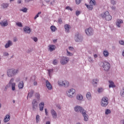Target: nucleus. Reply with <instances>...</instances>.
<instances>
[{
  "instance_id": "nucleus-1",
  "label": "nucleus",
  "mask_w": 124,
  "mask_h": 124,
  "mask_svg": "<svg viewBox=\"0 0 124 124\" xmlns=\"http://www.w3.org/2000/svg\"><path fill=\"white\" fill-rule=\"evenodd\" d=\"M9 87H11L12 91H16V83L14 82V78H12L10 79L8 85H7L4 89L5 92L7 91Z\"/></svg>"
},
{
  "instance_id": "nucleus-2",
  "label": "nucleus",
  "mask_w": 124,
  "mask_h": 124,
  "mask_svg": "<svg viewBox=\"0 0 124 124\" xmlns=\"http://www.w3.org/2000/svg\"><path fill=\"white\" fill-rule=\"evenodd\" d=\"M99 65L101 67H103L105 71H108L110 69V63L107 62H100Z\"/></svg>"
},
{
  "instance_id": "nucleus-3",
  "label": "nucleus",
  "mask_w": 124,
  "mask_h": 124,
  "mask_svg": "<svg viewBox=\"0 0 124 124\" xmlns=\"http://www.w3.org/2000/svg\"><path fill=\"white\" fill-rule=\"evenodd\" d=\"M100 17L102 19H105L106 21H111L112 20V16L110 15L108 11H106L105 13L101 14Z\"/></svg>"
},
{
  "instance_id": "nucleus-4",
  "label": "nucleus",
  "mask_w": 124,
  "mask_h": 124,
  "mask_svg": "<svg viewBox=\"0 0 124 124\" xmlns=\"http://www.w3.org/2000/svg\"><path fill=\"white\" fill-rule=\"evenodd\" d=\"M19 73V70L15 69H10L7 70V75L8 77H14L15 75Z\"/></svg>"
},
{
  "instance_id": "nucleus-5",
  "label": "nucleus",
  "mask_w": 124,
  "mask_h": 124,
  "mask_svg": "<svg viewBox=\"0 0 124 124\" xmlns=\"http://www.w3.org/2000/svg\"><path fill=\"white\" fill-rule=\"evenodd\" d=\"M66 94L70 98H72L74 95H76V90L73 88H71L66 91Z\"/></svg>"
},
{
  "instance_id": "nucleus-6",
  "label": "nucleus",
  "mask_w": 124,
  "mask_h": 124,
  "mask_svg": "<svg viewBox=\"0 0 124 124\" xmlns=\"http://www.w3.org/2000/svg\"><path fill=\"white\" fill-rule=\"evenodd\" d=\"M109 104L108 98L107 97H103L101 100V106L102 107H106Z\"/></svg>"
},
{
  "instance_id": "nucleus-7",
  "label": "nucleus",
  "mask_w": 124,
  "mask_h": 124,
  "mask_svg": "<svg viewBox=\"0 0 124 124\" xmlns=\"http://www.w3.org/2000/svg\"><path fill=\"white\" fill-rule=\"evenodd\" d=\"M74 39L76 42H81L83 41V37L81 34L78 32L76 33Z\"/></svg>"
},
{
  "instance_id": "nucleus-8",
  "label": "nucleus",
  "mask_w": 124,
  "mask_h": 124,
  "mask_svg": "<svg viewBox=\"0 0 124 124\" xmlns=\"http://www.w3.org/2000/svg\"><path fill=\"white\" fill-rule=\"evenodd\" d=\"M90 5L85 4V5L87 7L88 9H89V10H93V5H95V4H96V2H95V0H91L90 1Z\"/></svg>"
},
{
  "instance_id": "nucleus-9",
  "label": "nucleus",
  "mask_w": 124,
  "mask_h": 124,
  "mask_svg": "<svg viewBox=\"0 0 124 124\" xmlns=\"http://www.w3.org/2000/svg\"><path fill=\"white\" fill-rule=\"evenodd\" d=\"M69 62V58L67 57L63 56L60 62L61 64L64 65V64H67Z\"/></svg>"
},
{
  "instance_id": "nucleus-10",
  "label": "nucleus",
  "mask_w": 124,
  "mask_h": 124,
  "mask_svg": "<svg viewBox=\"0 0 124 124\" xmlns=\"http://www.w3.org/2000/svg\"><path fill=\"white\" fill-rule=\"evenodd\" d=\"M74 111L77 113H81L82 114L85 111V109L80 106H76L74 108Z\"/></svg>"
},
{
  "instance_id": "nucleus-11",
  "label": "nucleus",
  "mask_w": 124,
  "mask_h": 124,
  "mask_svg": "<svg viewBox=\"0 0 124 124\" xmlns=\"http://www.w3.org/2000/svg\"><path fill=\"white\" fill-rule=\"evenodd\" d=\"M85 31L87 35H88L89 36H91V35L93 34V29L91 27L86 29Z\"/></svg>"
},
{
  "instance_id": "nucleus-12",
  "label": "nucleus",
  "mask_w": 124,
  "mask_h": 124,
  "mask_svg": "<svg viewBox=\"0 0 124 124\" xmlns=\"http://www.w3.org/2000/svg\"><path fill=\"white\" fill-rule=\"evenodd\" d=\"M83 117V120L85 122H88L89 121V115L87 114V111L85 110L82 113H81Z\"/></svg>"
},
{
  "instance_id": "nucleus-13",
  "label": "nucleus",
  "mask_w": 124,
  "mask_h": 124,
  "mask_svg": "<svg viewBox=\"0 0 124 124\" xmlns=\"http://www.w3.org/2000/svg\"><path fill=\"white\" fill-rule=\"evenodd\" d=\"M37 101H36V100L34 99L32 102V110L33 111H34V110H35L36 108H37Z\"/></svg>"
},
{
  "instance_id": "nucleus-14",
  "label": "nucleus",
  "mask_w": 124,
  "mask_h": 124,
  "mask_svg": "<svg viewBox=\"0 0 124 124\" xmlns=\"http://www.w3.org/2000/svg\"><path fill=\"white\" fill-rule=\"evenodd\" d=\"M0 25L2 27H7L8 26V21L6 19L2 20L0 22Z\"/></svg>"
},
{
  "instance_id": "nucleus-15",
  "label": "nucleus",
  "mask_w": 124,
  "mask_h": 124,
  "mask_svg": "<svg viewBox=\"0 0 124 124\" xmlns=\"http://www.w3.org/2000/svg\"><path fill=\"white\" fill-rule=\"evenodd\" d=\"M13 45V42L11 40H8L7 41L6 44L5 45V48L7 49V48H9V47H11V46H12Z\"/></svg>"
},
{
  "instance_id": "nucleus-16",
  "label": "nucleus",
  "mask_w": 124,
  "mask_h": 124,
  "mask_svg": "<svg viewBox=\"0 0 124 124\" xmlns=\"http://www.w3.org/2000/svg\"><path fill=\"white\" fill-rule=\"evenodd\" d=\"M46 85L48 90H52V89H53V86H52V84H51L50 82H49V81L47 80L46 81Z\"/></svg>"
},
{
  "instance_id": "nucleus-17",
  "label": "nucleus",
  "mask_w": 124,
  "mask_h": 124,
  "mask_svg": "<svg viewBox=\"0 0 124 124\" xmlns=\"http://www.w3.org/2000/svg\"><path fill=\"white\" fill-rule=\"evenodd\" d=\"M23 31L25 32V33H31V28L28 26H25L23 28Z\"/></svg>"
},
{
  "instance_id": "nucleus-18",
  "label": "nucleus",
  "mask_w": 124,
  "mask_h": 124,
  "mask_svg": "<svg viewBox=\"0 0 124 124\" xmlns=\"http://www.w3.org/2000/svg\"><path fill=\"white\" fill-rule=\"evenodd\" d=\"M51 115L52 116V118L53 119H57V117L58 116V114H57V112L54 109H51L50 110Z\"/></svg>"
},
{
  "instance_id": "nucleus-19",
  "label": "nucleus",
  "mask_w": 124,
  "mask_h": 124,
  "mask_svg": "<svg viewBox=\"0 0 124 124\" xmlns=\"http://www.w3.org/2000/svg\"><path fill=\"white\" fill-rule=\"evenodd\" d=\"M55 50H56V46L54 45H49L48 46V51L53 52V51H55Z\"/></svg>"
},
{
  "instance_id": "nucleus-20",
  "label": "nucleus",
  "mask_w": 124,
  "mask_h": 124,
  "mask_svg": "<svg viewBox=\"0 0 124 124\" xmlns=\"http://www.w3.org/2000/svg\"><path fill=\"white\" fill-rule=\"evenodd\" d=\"M99 81V80H98V78H94L92 81V84L93 85V86H94V87H96V86H97V83H98Z\"/></svg>"
},
{
  "instance_id": "nucleus-21",
  "label": "nucleus",
  "mask_w": 124,
  "mask_h": 124,
  "mask_svg": "<svg viewBox=\"0 0 124 124\" xmlns=\"http://www.w3.org/2000/svg\"><path fill=\"white\" fill-rule=\"evenodd\" d=\"M109 88H116V85H115V83H114V81L112 80H108Z\"/></svg>"
},
{
  "instance_id": "nucleus-22",
  "label": "nucleus",
  "mask_w": 124,
  "mask_h": 124,
  "mask_svg": "<svg viewBox=\"0 0 124 124\" xmlns=\"http://www.w3.org/2000/svg\"><path fill=\"white\" fill-rule=\"evenodd\" d=\"M77 99L79 101H83L84 100V97L81 94H78L77 95Z\"/></svg>"
},
{
  "instance_id": "nucleus-23",
  "label": "nucleus",
  "mask_w": 124,
  "mask_h": 124,
  "mask_svg": "<svg viewBox=\"0 0 124 124\" xmlns=\"http://www.w3.org/2000/svg\"><path fill=\"white\" fill-rule=\"evenodd\" d=\"M123 23H124V21H123V20L118 19L116 21V25L117 27H118V28H120L121 24H123Z\"/></svg>"
},
{
  "instance_id": "nucleus-24",
  "label": "nucleus",
  "mask_w": 124,
  "mask_h": 124,
  "mask_svg": "<svg viewBox=\"0 0 124 124\" xmlns=\"http://www.w3.org/2000/svg\"><path fill=\"white\" fill-rule=\"evenodd\" d=\"M64 29L66 32H69V30L71 29V27L68 24H66L64 26Z\"/></svg>"
},
{
  "instance_id": "nucleus-25",
  "label": "nucleus",
  "mask_w": 124,
  "mask_h": 124,
  "mask_svg": "<svg viewBox=\"0 0 124 124\" xmlns=\"http://www.w3.org/2000/svg\"><path fill=\"white\" fill-rule=\"evenodd\" d=\"M39 108H40V111H43L44 109V102H41L39 105Z\"/></svg>"
},
{
  "instance_id": "nucleus-26",
  "label": "nucleus",
  "mask_w": 124,
  "mask_h": 124,
  "mask_svg": "<svg viewBox=\"0 0 124 124\" xmlns=\"http://www.w3.org/2000/svg\"><path fill=\"white\" fill-rule=\"evenodd\" d=\"M63 87H64V88H68V87H69V82L67 80H64Z\"/></svg>"
},
{
  "instance_id": "nucleus-27",
  "label": "nucleus",
  "mask_w": 124,
  "mask_h": 124,
  "mask_svg": "<svg viewBox=\"0 0 124 124\" xmlns=\"http://www.w3.org/2000/svg\"><path fill=\"white\" fill-rule=\"evenodd\" d=\"M10 120V116L9 115H6L5 116V118L4 119V123H7V122H9Z\"/></svg>"
},
{
  "instance_id": "nucleus-28",
  "label": "nucleus",
  "mask_w": 124,
  "mask_h": 124,
  "mask_svg": "<svg viewBox=\"0 0 124 124\" xmlns=\"http://www.w3.org/2000/svg\"><path fill=\"white\" fill-rule=\"evenodd\" d=\"M86 98L88 100L91 101L92 100V94L91 93L88 92L86 94Z\"/></svg>"
},
{
  "instance_id": "nucleus-29",
  "label": "nucleus",
  "mask_w": 124,
  "mask_h": 124,
  "mask_svg": "<svg viewBox=\"0 0 124 124\" xmlns=\"http://www.w3.org/2000/svg\"><path fill=\"white\" fill-rule=\"evenodd\" d=\"M47 72L50 78H51V76H52V75L53 74V72H54V69H47Z\"/></svg>"
},
{
  "instance_id": "nucleus-30",
  "label": "nucleus",
  "mask_w": 124,
  "mask_h": 124,
  "mask_svg": "<svg viewBox=\"0 0 124 124\" xmlns=\"http://www.w3.org/2000/svg\"><path fill=\"white\" fill-rule=\"evenodd\" d=\"M64 82V80H60L58 81V84L60 87H63V83Z\"/></svg>"
},
{
  "instance_id": "nucleus-31",
  "label": "nucleus",
  "mask_w": 124,
  "mask_h": 124,
  "mask_svg": "<svg viewBox=\"0 0 124 124\" xmlns=\"http://www.w3.org/2000/svg\"><path fill=\"white\" fill-rule=\"evenodd\" d=\"M9 6V4L7 3H3L1 5V7L4 9L7 8V7H8Z\"/></svg>"
},
{
  "instance_id": "nucleus-32",
  "label": "nucleus",
  "mask_w": 124,
  "mask_h": 124,
  "mask_svg": "<svg viewBox=\"0 0 124 124\" xmlns=\"http://www.w3.org/2000/svg\"><path fill=\"white\" fill-rule=\"evenodd\" d=\"M18 87L19 89H23L24 88V82L23 81L19 82Z\"/></svg>"
},
{
  "instance_id": "nucleus-33",
  "label": "nucleus",
  "mask_w": 124,
  "mask_h": 124,
  "mask_svg": "<svg viewBox=\"0 0 124 124\" xmlns=\"http://www.w3.org/2000/svg\"><path fill=\"white\" fill-rule=\"evenodd\" d=\"M66 56L68 57H72L73 56V54L69 51H68V49H66Z\"/></svg>"
},
{
  "instance_id": "nucleus-34",
  "label": "nucleus",
  "mask_w": 124,
  "mask_h": 124,
  "mask_svg": "<svg viewBox=\"0 0 124 124\" xmlns=\"http://www.w3.org/2000/svg\"><path fill=\"white\" fill-rule=\"evenodd\" d=\"M103 54L104 56V57H108V56H109V52H108V51L105 50L103 52Z\"/></svg>"
},
{
  "instance_id": "nucleus-35",
  "label": "nucleus",
  "mask_w": 124,
  "mask_h": 124,
  "mask_svg": "<svg viewBox=\"0 0 124 124\" xmlns=\"http://www.w3.org/2000/svg\"><path fill=\"white\" fill-rule=\"evenodd\" d=\"M50 29L52 32H55V31H57V28L54 26H51Z\"/></svg>"
},
{
  "instance_id": "nucleus-36",
  "label": "nucleus",
  "mask_w": 124,
  "mask_h": 124,
  "mask_svg": "<svg viewBox=\"0 0 124 124\" xmlns=\"http://www.w3.org/2000/svg\"><path fill=\"white\" fill-rule=\"evenodd\" d=\"M33 94V90H31L28 93V97H31L32 96V95Z\"/></svg>"
},
{
  "instance_id": "nucleus-37",
  "label": "nucleus",
  "mask_w": 124,
  "mask_h": 124,
  "mask_svg": "<svg viewBox=\"0 0 124 124\" xmlns=\"http://www.w3.org/2000/svg\"><path fill=\"white\" fill-rule=\"evenodd\" d=\"M36 123H38L40 122V116L37 115L36 116Z\"/></svg>"
},
{
  "instance_id": "nucleus-38",
  "label": "nucleus",
  "mask_w": 124,
  "mask_h": 124,
  "mask_svg": "<svg viewBox=\"0 0 124 124\" xmlns=\"http://www.w3.org/2000/svg\"><path fill=\"white\" fill-rule=\"evenodd\" d=\"M20 11H22V12H24V13H27V12H28V9L27 8H23L21 9Z\"/></svg>"
},
{
  "instance_id": "nucleus-39",
  "label": "nucleus",
  "mask_w": 124,
  "mask_h": 124,
  "mask_svg": "<svg viewBox=\"0 0 124 124\" xmlns=\"http://www.w3.org/2000/svg\"><path fill=\"white\" fill-rule=\"evenodd\" d=\"M16 25L17 26V27H19L20 28H22L23 27V24L20 22H16Z\"/></svg>"
},
{
  "instance_id": "nucleus-40",
  "label": "nucleus",
  "mask_w": 124,
  "mask_h": 124,
  "mask_svg": "<svg viewBox=\"0 0 124 124\" xmlns=\"http://www.w3.org/2000/svg\"><path fill=\"white\" fill-rule=\"evenodd\" d=\"M111 113V110L110 109H107L106 110L105 114L106 115H109Z\"/></svg>"
},
{
  "instance_id": "nucleus-41",
  "label": "nucleus",
  "mask_w": 124,
  "mask_h": 124,
  "mask_svg": "<svg viewBox=\"0 0 124 124\" xmlns=\"http://www.w3.org/2000/svg\"><path fill=\"white\" fill-rule=\"evenodd\" d=\"M88 61L90 62H93V59L91 57H88Z\"/></svg>"
},
{
  "instance_id": "nucleus-42",
  "label": "nucleus",
  "mask_w": 124,
  "mask_h": 124,
  "mask_svg": "<svg viewBox=\"0 0 124 124\" xmlns=\"http://www.w3.org/2000/svg\"><path fill=\"white\" fill-rule=\"evenodd\" d=\"M41 14V12H39L38 13V14L35 16L34 19L35 20L37 18H38L39 17V15Z\"/></svg>"
},
{
  "instance_id": "nucleus-43",
  "label": "nucleus",
  "mask_w": 124,
  "mask_h": 124,
  "mask_svg": "<svg viewBox=\"0 0 124 124\" xmlns=\"http://www.w3.org/2000/svg\"><path fill=\"white\" fill-rule=\"evenodd\" d=\"M3 56H4V57H7L9 56V54L7 52H3Z\"/></svg>"
},
{
  "instance_id": "nucleus-44",
  "label": "nucleus",
  "mask_w": 124,
  "mask_h": 124,
  "mask_svg": "<svg viewBox=\"0 0 124 124\" xmlns=\"http://www.w3.org/2000/svg\"><path fill=\"white\" fill-rule=\"evenodd\" d=\"M104 89L102 88H99L98 89V93H102V92L103 91Z\"/></svg>"
},
{
  "instance_id": "nucleus-45",
  "label": "nucleus",
  "mask_w": 124,
  "mask_h": 124,
  "mask_svg": "<svg viewBox=\"0 0 124 124\" xmlns=\"http://www.w3.org/2000/svg\"><path fill=\"white\" fill-rule=\"evenodd\" d=\"M53 63L54 65H56V64H58V60H54L53 62Z\"/></svg>"
},
{
  "instance_id": "nucleus-46",
  "label": "nucleus",
  "mask_w": 124,
  "mask_h": 124,
  "mask_svg": "<svg viewBox=\"0 0 124 124\" xmlns=\"http://www.w3.org/2000/svg\"><path fill=\"white\" fill-rule=\"evenodd\" d=\"M80 14H81V12H80V11H77L76 12V15L77 16H79V15H80Z\"/></svg>"
},
{
  "instance_id": "nucleus-47",
  "label": "nucleus",
  "mask_w": 124,
  "mask_h": 124,
  "mask_svg": "<svg viewBox=\"0 0 124 124\" xmlns=\"http://www.w3.org/2000/svg\"><path fill=\"white\" fill-rule=\"evenodd\" d=\"M36 97L37 98V99H39V98H40V94L39 93H36Z\"/></svg>"
},
{
  "instance_id": "nucleus-48",
  "label": "nucleus",
  "mask_w": 124,
  "mask_h": 124,
  "mask_svg": "<svg viewBox=\"0 0 124 124\" xmlns=\"http://www.w3.org/2000/svg\"><path fill=\"white\" fill-rule=\"evenodd\" d=\"M93 49H89L88 52L91 55H92L93 54Z\"/></svg>"
},
{
  "instance_id": "nucleus-49",
  "label": "nucleus",
  "mask_w": 124,
  "mask_h": 124,
  "mask_svg": "<svg viewBox=\"0 0 124 124\" xmlns=\"http://www.w3.org/2000/svg\"><path fill=\"white\" fill-rule=\"evenodd\" d=\"M119 44L121 45H124V40H120V41H119Z\"/></svg>"
},
{
  "instance_id": "nucleus-50",
  "label": "nucleus",
  "mask_w": 124,
  "mask_h": 124,
  "mask_svg": "<svg viewBox=\"0 0 124 124\" xmlns=\"http://www.w3.org/2000/svg\"><path fill=\"white\" fill-rule=\"evenodd\" d=\"M110 2H111V4H113V5L116 4V1H115V0H111Z\"/></svg>"
},
{
  "instance_id": "nucleus-51",
  "label": "nucleus",
  "mask_w": 124,
  "mask_h": 124,
  "mask_svg": "<svg viewBox=\"0 0 124 124\" xmlns=\"http://www.w3.org/2000/svg\"><path fill=\"white\" fill-rule=\"evenodd\" d=\"M66 9H67V10H70V11H72V8H71L69 6H67L66 7Z\"/></svg>"
},
{
  "instance_id": "nucleus-52",
  "label": "nucleus",
  "mask_w": 124,
  "mask_h": 124,
  "mask_svg": "<svg viewBox=\"0 0 124 124\" xmlns=\"http://www.w3.org/2000/svg\"><path fill=\"white\" fill-rule=\"evenodd\" d=\"M69 50H70V51H73V50H74V48H73V47L69 46Z\"/></svg>"
},
{
  "instance_id": "nucleus-53",
  "label": "nucleus",
  "mask_w": 124,
  "mask_h": 124,
  "mask_svg": "<svg viewBox=\"0 0 124 124\" xmlns=\"http://www.w3.org/2000/svg\"><path fill=\"white\" fill-rule=\"evenodd\" d=\"M58 23H59V24H62V19H59Z\"/></svg>"
},
{
  "instance_id": "nucleus-54",
  "label": "nucleus",
  "mask_w": 124,
  "mask_h": 124,
  "mask_svg": "<svg viewBox=\"0 0 124 124\" xmlns=\"http://www.w3.org/2000/svg\"><path fill=\"white\" fill-rule=\"evenodd\" d=\"M111 8L112 10H116V7L115 6H112Z\"/></svg>"
},
{
  "instance_id": "nucleus-55",
  "label": "nucleus",
  "mask_w": 124,
  "mask_h": 124,
  "mask_svg": "<svg viewBox=\"0 0 124 124\" xmlns=\"http://www.w3.org/2000/svg\"><path fill=\"white\" fill-rule=\"evenodd\" d=\"M45 113L46 116H48V111H47V108L45 109Z\"/></svg>"
},
{
  "instance_id": "nucleus-56",
  "label": "nucleus",
  "mask_w": 124,
  "mask_h": 124,
  "mask_svg": "<svg viewBox=\"0 0 124 124\" xmlns=\"http://www.w3.org/2000/svg\"><path fill=\"white\" fill-rule=\"evenodd\" d=\"M121 95L122 96H123V97H124V90L121 93Z\"/></svg>"
},
{
  "instance_id": "nucleus-57",
  "label": "nucleus",
  "mask_w": 124,
  "mask_h": 124,
  "mask_svg": "<svg viewBox=\"0 0 124 124\" xmlns=\"http://www.w3.org/2000/svg\"><path fill=\"white\" fill-rule=\"evenodd\" d=\"M33 40L35 42H37V40H38L37 38H36V37H34V38H33Z\"/></svg>"
},
{
  "instance_id": "nucleus-58",
  "label": "nucleus",
  "mask_w": 124,
  "mask_h": 124,
  "mask_svg": "<svg viewBox=\"0 0 124 124\" xmlns=\"http://www.w3.org/2000/svg\"><path fill=\"white\" fill-rule=\"evenodd\" d=\"M120 124H124V119H122L120 121Z\"/></svg>"
},
{
  "instance_id": "nucleus-59",
  "label": "nucleus",
  "mask_w": 124,
  "mask_h": 124,
  "mask_svg": "<svg viewBox=\"0 0 124 124\" xmlns=\"http://www.w3.org/2000/svg\"><path fill=\"white\" fill-rule=\"evenodd\" d=\"M22 0H18L17 3H18V4H20V3H22Z\"/></svg>"
},
{
  "instance_id": "nucleus-60",
  "label": "nucleus",
  "mask_w": 124,
  "mask_h": 124,
  "mask_svg": "<svg viewBox=\"0 0 124 124\" xmlns=\"http://www.w3.org/2000/svg\"><path fill=\"white\" fill-rule=\"evenodd\" d=\"M56 1V0H53V1L51 2V4L52 5H54L55 4V2Z\"/></svg>"
},
{
  "instance_id": "nucleus-61",
  "label": "nucleus",
  "mask_w": 124,
  "mask_h": 124,
  "mask_svg": "<svg viewBox=\"0 0 124 124\" xmlns=\"http://www.w3.org/2000/svg\"><path fill=\"white\" fill-rule=\"evenodd\" d=\"M97 57H98L97 54H94L93 55L94 59H96V58H97Z\"/></svg>"
},
{
  "instance_id": "nucleus-62",
  "label": "nucleus",
  "mask_w": 124,
  "mask_h": 124,
  "mask_svg": "<svg viewBox=\"0 0 124 124\" xmlns=\"http://www.w3.org/2000/svg\"><path fill=\"white\" fill-rule=\"evenodd\" d=\"M34 86H37V81H34L33 83Z\"/></svg>"
},
{
  "instance_id": "nucleus-63",
  "label": "nucleus",
  "mask_w": 124,
  "mask_h": 124,
  "mask_svg": "<svg viewBox=\"0 0 124 124\" xmlns=\"http://www.w3.org/2000/svg\"><path fill=\"white\" fill-rule=\"evenodd\" d=\"M25 2H30V1H31V0H24Z\"/></svg>"
},
{
  "instance_id": "nucleus-64",
  "label": "nucleus",
  "mask_w": 124,
  "mask_h": 124,
  "mask_svg": "<svg viewBox=\"0 0 124 124\" xmlns=\"http://www.w3.org/2000/svg\"><path fill=\"white\" fill-rule=\"evenodd\" d=\"M19 81H20V78H16V82H19Z\"/></svg>"
}]
</instances>
